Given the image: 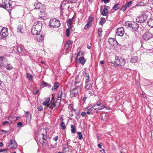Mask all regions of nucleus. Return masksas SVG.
I'll return each mask as SVG.
<instances>
[{"mask_svg":"<svg viewBox=\"0 0 153 153\" xmlns=\"http://www.w3.org/2000/svg\"><path fill=\"white\" fill-rule=\"evenodd\" d=\"M150 15V13L148 11H145L139 16L136 19L137 22L141 23L146 21L148 17Z\"/></svg>","mask_w":153,"mask_h":153,"instance_id":"obj_1","label":"nucleus"},{"mask_svg":"<svg viewBox=\"0 0 153 153\" xmlns=\"http://www.w3.org/2000/svg\"><path fill=\"white\" fill-rule=\"evenodd\" d=\"M37 140H39L42 145H45L47 143L46 141L47 139V134L46 132L45 134H39L37 135Z\"/></svg>","mask_w":153,"mask_h":153,"instance_id":"obj_2","label":"nucleus"},{"mask_svg":"<svg viewBox=\"0 0 153 153\" xmlns=\"http://www.w3.org/2000/svg\"><path fill=\"white\" fill-rule=\"evenodd\" d=\"M59 20L55 18L51 19L49 24V26L52 28L59 27L60 25Z\"/></svg>","mask_w":153,"mask_h":153,"instance_id":"obj_3","label":"nucleus"},{"mask_svg":"<svg viewBox=\"0 0 153 153\" xmlns=\"http://www.w3.org/2000/svg\"><path fill=\"white\" fill-rule=\"evenodd\" d=\"M12 1L10 0H2V7L5 9L9 8L7 10L8 11H11L12 8Z\"/></svg>","mask_w":153,"mask_h":153,"instance_id":"obj_4","label":"nucleus"},{"mask_svg":"<svg viewBox=\"0 0 153 153\" xmlns=\"http://www.w3.org/2000/svg\"><path fill=\"white\" fill-rule=\"evenodd\" d=\"M42 24L39 22L37 24L34 28H33L31 30V33L34 35H39L42 28Z\"/></svg>","mask_w":153,"mask_h":153,"instance_id":"obj_5","label":"nucleus"},{"mask_svg":"<svg viewBox=\"0 0 153 153\" xmlns=\"http://www.w3.org/2000/svg\"><path fill=\"white\" fill-rule=\"evenodd\" d=\"M115 62L117 65L122 66L125 64L126 60L124 58L122 57L117 56L115 57Z\"/></svg>","mask_w":153,"mask_h":153,"instance_id":"obj_6","label":"nucleus"},{"mask_svg":"<svg viewBox=\"0 0 153 153\" xmlns=\"http://www.w3.org/2000/svg\"><path fill=\"white\" fill-rule=\"evenodd\" d=\"M143 39L148 41L153 37V35L149 30L146 31L142 36Z\"/></svg>","mask_w":153,"mask_h":153,"instance_id":"obj_7","label":"nucleus"},{"mask_svg":"<svg viewBox=\"0 0 153 153\" xmlns=\"http://www.w3.org/2000/svg\"><path fill=\"white\" fill-rule=\"evenodd\" d=\"M7 28L4 27L2 29L0 34L1 35V38L2 39H4L8 36V33L7 31Z\"/></svg>","mask_w":153,"mask_h":153,"instance_id":"obj_8","label":"nucleus"},{"mask_svg":"<svg viewBox=\"0 0 153 153\" xmlns=\"http://www.w3.org/2000/svg\"><path fill=\"white\" fill-rule=\"evenodd\" d=\"M8 146L10 147V148L11 149H13L17 147V145L15 140H10V142L8 143Z\"/></svg>","mask_w":153,"mask_h":153,"instance_id":"obj_9","label":"nucleus"},{"mask_svg":"<svg viewBox=\"0 0 153 153\" xmlns=\"http://www.w3.org/2000/svg\"><path fill=\"white\" fill-rule=\"evenodd\" d=\"M7 62V59L3 57H0V66L1 67H5L6 64Z\"/></svg>","mask_w":153,"mask_h":153,"instance_id":"obj_10","label":"nucleus"},{"mask_svg":"<svg viewBox=\"0 0 153 153\" xmlns=\"http://www.w3.org/2000/svg\"><path fill=\"white\" fill-rule=\"evenodd\" d=\"M124 33V30L123 27H120L117 28L116 30V34L117 35L122 36Z\"/></svg>","mask_w":153,"mask_h":153,"instance_id":"obj_11","label":"nucleus"},{"mask_svg":"<svg viewBox=\"0 0 153 153\" xmlns=\"http://www.w3.org/2000/svg\"><path fill=\"white\" fill-rule=\"evenodd\" d=\"M62 149L63 152L64 153H67V151L69 152L70 149L69 147L68 143H66L62 145Z\"/></svg>","mask_w":153,"mask_h":153,"instance_id":"obj_12","label":"nucleus"},{"mask_svg":"<svg viewBox=\"0 0 153 153\" xmlns=\"http://www.w3.org/2000/svg\"><path fill=\"white\" fill-rule=\"evenodd\" d=\"M58 97L60 98V99L64 100L66 98V95L64 93L62 92V91H59L58 93Z\"/></svg>","mask_w":153,"mask_h":153,"instance_id":"obj_13","label":"nucleus"},{"mask_svg":"<svg viewBox=\"0 0 153 153\" xmlns=\"http://www.w3.org/2000/svg\"><path fill=\"white\" fill-rule=\"evenodd\" d=\"M139 26L138 24L136 22H132V26L130 28H131L134 31H136L138 29Z\"/></svg>","mask_w":153,"mask_h":153,"instance_id":"obj_14","label":"nucleus"},{"mask_svg":"<svg viewBox=\"0 0 153 153\" xmlns=\"http://www.w3.org/2000/svg\"><path fill=\"white\" fill-rule=\"evenodd\" d=\"M108 42L110 44L112 45H114L115 43L117 42V41L115 38H110L108 39Z\"/></svg>","mask_w":153,"mask_h":153,"instance_id":"obj_15","label":"nucleus"},{"mask_svg":"<svg viewBox=\"0 0 153 153\" xmlns=\"http://www.w3.org/2000/svg\"><path fill=\"white\" fill-rule=\"evenodd\" d=\"M75 60L77 62H78V61H79V63H81V64L82 65H84L85 62V59L84 57L82 56L79 58L78 60L76 58Z\"/></svg>","mask_w":153,"mask_h":153,"instance_id":"obj_16","label":"nucleus"},{"mask_svg":"<svg viewBox=\"0 0 153 153\" xmlns=\"http://www.w3.org/2000/svg\"><path fill=\"white\" fill-rule=\"evenodd\" d=\"M53 101H51L47 105V107L51 109H53L54 107H56V104L54 102H53Z\"/></svg>","mask_w":153,"mask_h":153,"instance_id":"obj_17","label":"nucleus"},{"mask_svg":"<svg viewBox=\"0 0 153 153\" xmlns=\"http://www.w3.org/2000/svg\"><path fill=\"white\" fill-rule=\"evenodd\" d=\"M76 88H78L81 85L82 83H81L80 80L79 79H76L74 82Z\"/></svg>","mask_w":153,"mask_h":153,"instance_id":"obj_18","label":"nucleus"},{"mask_svg":"<svg viewBox=\"0 0 153 153\" xmlns=\"http://www.w3.org/2000/svg\"><path fill=\"white\" fill-rule=\"evenodd\" d=\"M25 114L26 117V120L27 121H29L31 119V116L29 112L26 111L25 112Z\"/></svg>","mask_w":153,"mask_h":153,"instance_id":"obj_19","label":"nucleus"},{"mask_svg":"<svg viewBox=\"0 0 153 153\" xmlns=\"http://www.w3.org/2000/svg\"><path fill=\"white\" fill-rule=\"evenodd\" d=\"M17 30L18 32L22 33H23L24 30L23 26L21 25L17 26Z\"/></svg>","mask_w":153,"mask_h":153,"instance_id":"obj_20","label":"nucleus"},{"mask_svg":"<svg viewBox=\"0 0 153 153\" xmlns=\"http://www.w3.org/2000/svg\"><path fill=\"white\" fill-rule=\"evenodd\" d=\"M42 4L39 2H36L34 4L35 8L36 9H40L41 8Z\"/></svg>","mask_w":153,"mask_h":153,"instance_id":"obj_21","label":"nucleus"},{"mask_svg":"<svg viewBox=\"0 0 153 153\" xmlns=\"http://www.w3.org/2000/svg\"><path fill=\"white\" fill-rule=\"evenodd\" d=\"M85 110L86 111H87L86 113L89 115L91 114V112L93 110V108L90 107H88L85 108Z\"/></svg>","mask_w":153,"mask_h":153,"instance_id":"obj_22","label":"nucleus"},{"mask_svg":"<svg viewBox=\"0 0 153 153\" xmlns=\"http://www.w3.org/2000/svg\"><path fill=\"white\" fill-rule=\"evenodd\" d=\"M138 60V58L137 56H133L131 59V62L132 63H135Z\"/></svg>","mask_w":153,"mask_h":153,"instance_id":"obj_23","label":"nucleus"},{"mask_svg":"<svg viewBox=\"0 0 153 153\" xmlns=\"http://www.w3.org/2000/svg\"><path fill=\"white\" fill-rule=\"evenodd\" d=\"M44 37L42 34L40 36H38L36 37L37 40L40 42H42L44 40Z\"/></svg>","mask_w":153,"mask_h":153,"instance_id":"obj_24","label":"nucleus"},{"mask_svg":"<svg viewBox=\"0 0 153 153\" xmlns=\"http://www.w3.org/2000/svg\"><path fill=\"white\" fill-rule=\"evenodd\" d=\"M148 25L151 27H153V19H150L147 22Z\"/></svg>","mask_w":153,"mask_h":153,"instance_id":"obj_25","label":"nucleus"},{"mask_svg":"<svg viewBox=\"0 0 153 153\" xmlns=\"http://www.w3.org/2000/svg\"><path fill=\"white\" fill-rule=\"evenodd\" d=\"M59 84L58 82H55L54 83L53 87L51 90L52 91H54L59 86Z\"/></svg>","mask_w":153,"mask_h":153,"instance_id":"obj_26","label":"nucleus"},{"mask_svg":"<svg viewBox=\"0 0 153 153\" xmlns=\"http://www.w3.org/2000/svg\"><path fill=\"white\" fill-rule=\"evenodd\" d=\"M74 17H73L72 18H70L67 21V23L68 24V25L69 27H71V25H72L73 22L72 20L74 19Z\"/></svg>","mask_w":153,"mask_h":153,"instance_id":"obj_27","label":"nucleus"},{"mask_svg":"<svg viewBox=\"0 0 153 153\" xmlns=\"http://www.w3.org/2000/svg\"><path fill=\"white\" fill-rule=\"evenodd\" d=\"M108 13V9L106 8H104L101 13V15L103 16H106Z\"/></svg>","mask_w":153,"mask_h":153,"instance_id":"obj_28","label":"nucleus"},{"mask_svg":"<svg viewBox=\"0 0 153 153\" xmlns=\"http://www.w3.org/2000/svg\"><path fill=\"white\" fill-rule=\"evenodd\" d=\"M26 77L30 81H31L33 78V76L30 74L27 73Z\"/></svg>","mask_w":153,"mask_h":153,"instance_id":"obj_29","label":"nucleus"},{"mask_svg":"<svg viewBox=\"0 0 153 153\" xmlns=\"http://www.w3.org/2000/svg\"><path fill=\"white\" fill-rule=\"evenodd\" d=\"M16 49L17 51L19 53H23L24 52V50L22 49L20 46H18L17 47Z\"/></svg>","mask_w":153,"mask_h":153,"instance_id":"obj_30","label":"nucleus"},{"mask_svg":"<svg viewBox=\"0 0 153 153\" xmlns=\"http://www.w3.org/2000/svg\"><path fill=\"white\" fill-rule=\"evenodd\" d=\"M106 21L104 17H101L100 18V20L99 22L100 25H102L104 24L105 23Z\"/></svg>","mask_w":153,"mask_h":153,"instance_id":"obj_31","label":"nucleus"},{"mask_svg":"<svg viewBox=\"0 0 153 153\" xmlns=\"http://www.w3.org/2000/svg\"><path fill=\"white\" fill-rule=\"evenodd\" d=\"M120 7V4L117 3L113 7L112 9L116 11Z\"/></svg>","mask_w":153,"mask_h":153,"instance_id":"obj_32","label":"nucleus"},{"mask_svg":"<svg viewBox=\"0 0 153 153\" xmlns=\"http://www.w3.org/2000/svg\"><path fill=\"white\" fill-rule=\"evenodd\" d=\"M71 131L73 133H75L76 131V127L75 126L71 125Z\"/></svg>","mask_w":153,"mask_h":153,"instance_id":"obj_33","label":"nucleus"},{"mask_svg":"<svg viewBox=\"0 0 153 153\" xmlns=\"http://www.w3.org/2000/svg\"><path fill=\"white\" fill-rule=\"evenodd\" d=\"M132 22H127L125 23V25L126 27H131L132 26Z\"/></svg>","mask_w":153,"mask_h":153,"instance_id":"obj_34","label":"nucleus"},{"mask_svg":"<svg viewBox=\"0 0 153 153\" xmlns=\"http://www.w3.org/2000/svg\"><path fill=\"white\" fill-rule=\"evenodd\" d=\"M108 65L109 66H111L113 67H117V65L115 63V62H114L113 61H111L110 62H108Z\"/></svg>","mask_w":153,"mask_h":153,"instance_id":"obj_35","label":"nucleus"},{"mask_svg":"<svg viewBox=\"0 0 153 153\" xmlns=\"http://www.w3.org/2000/svg\"><path fill=\"white\" fill-rule=\"evenodd\" d=\"M42 85H43V87H49L51 86V85L50 84L47 83L44 81H42Z\"/></svg>","mask_w":153,"mask_h":153,"instance_id":"obj_36","label":"nucleus"},{"mask_svg":"<svg viewBox=\"0 0 153 153\" xmlns=\"http://www.w3.org/2000/svg\"><path fill=\"white\" fill-rule=\"evenodd\" d=\"M132 1H130L127 3L125 4V6H126L127 8L129 7H131V5L132 4Z\"/></svg>","mask_w":153,"mask_h":153,"instance_id":"obj_37","label":"nucleus"},{"mask_svg":"<svg viewBox=\"0 0 153 153\" xmlns=\"http://www.w3.org/2000/svg\"><path fill=\"white\" fill-rule=\"evenodd\" d=\"M92 25V23L88 22L86 25H85L84 27V29H87V28H89Z\"/></svg>","mask_w":153,"mask_h":153,"instance_id":"obj_38","label":"nucleus"},{"mask_svg":"<svg viewBox=\"0 0 153 153\" xmlns=\"http://www.w3.org/2000/svg\"><path fill=\"white\" fill-rule=\"evenodd\" d=\"M5 67H6V68L7 70H10L13 68V67L10 64H8L7 65H6V66Z\"/></svg>","mask_w":153,"mask_h":153,"instance_id":"obj_39","label":"nucleus"},{"mask_svg":"<svg viewBox=\"0 0 153 153\" xmlns=\"http://www.w3.org/2000/svg\"><path fill=\"white\" fill-rule=\"evenodd\" d=\"M92 84L91 83H87L86 84L85 88L87 89H90L92 87Z\"/></svg>","mask_w":153,"mask_h":153,"instance_id":"obj_40","label":"nucleus"},{"mask_svg":"<svg viewBox=\"0 0 153 153\" xmlns=\"http://www.w3.org/2000/svg\"><path fill=\"white\" fill-rule=\"evenodd\" d=\"M77 134L78 135L79 139L80 140H82L83 139V136L81 132H78L77 133Z\"/></svg>","mask_w":153,"mask_h":153,"instance_id":"obj_41","label":"nucleus"},{"mask_svg":"<svg viewBox=\"0 0 153 153\" xmlns=\"http://www.w3.org/2000/svg\"><path fill=\"white\" fill-rule=\"evenodd\" d=\"M12 123V121L11 120H10L9 121H5L4 122H3L2 123V124L3 126H6V125H8L9 124H11Z\"/></svg>","mask_w":153,"mask_h":153,"instance_id":"obj_42","label":"nucleus"},{"mask_svg":"<svg viewBox=\"0 0 153 153\" xmlns=\"http://www.w3.org/2000/svg\"><path fill=\"white\" fill-rule=\"evenodd\" d=\"M60 126L62 129L63 130H64L66 126L64 122H62L61 123Z\"/></svg>","mask_w":153,"mask_h":153,"instance_id":"obj_43","label":"nucleus"},{"mask_svg":"<svg viewBox=\"0 0 153 153\" xmlns=\"http://www.w3.org/2000/svg\"><path fill=\"white\" fill-rule=\"evenodd\" d=\"M78 96L77 95H76V94L73 92L72 91H71L70 92V96L71 97L73 98V97H76Z\"/></svg>","mask_w":153,"mask_h":153,"instance_id":"obj_44","label":"nucleus"},{"mask_svg":"<svg viewBox=\"0 0 153 153\" xmlns=\"http://www.w3.org/2000/svg\"><path fill=\"white\" fill-rule=\"evenodd\" d=\"M77 88H76V87H75V88L73 89L72 91L73 92H74V93L76 94V95H77L78 96L79 95V92L78 91V90H77Z\"/></svg>","mask_w":153,"mask_h":153,"instance_id":"obj_45","label":"nucleus"},{"mask_svg":"<svg viewBox=\"0 0 153 153\" xmlns=\"http://www.w3.org/2000/svg\"><path fill=\"white\" fill-rule=\"evenodd\" d=\"M70 30L69 28H67L65 34L67 37H69L70 36Z\"/></svg>","mask_w":153,"mask_h":153,"instance_id":"obj_46","label":"nucleus"},{"mask_svg":"<svg viewBox=\"0 0 153 153\" xmlns=\"http://www.w3.org/2000/svg\"><path fill=\"white\" fill-rule=\"evenodd\" d=\"M146 4L144 3L143 2H138L136 5L137 6H146Z\"/></svg>","mask_w":153,"mask_h":153,"instance_id":"obj_47","label":"nucleus"},{"mask_svg":"<svg viewBox=\"0 0 153 153\" xmlns=\"http://www.w3.org/2000/svg\"><path fill=\"white\" fill-rule=\"evenodd\" d=\"M127 8V7H126V6L125 5H123L121 8L120 9V10L121 11H123L124 12L126 10Z\"/></svg>","mask_w":153,"mask_h":153,"instance_id":"obj_48","label":"nucleus"},{"mask_svg":"<svg viewBox=\"0 0 153 153\" xmlns=\"http://www.w3.org/2000/svg\"><path fill=\"white\" fill-rule=\"evenodd\" d=\"M61 99H60V98H59L58 97V95H57V97L56 98V103H58L59 105V103L60 102Z\"/></svg>","mask_w":153,"mask_h":153,"instance_id":"obj_49","label":"nucleus"},{"mask_svg":"<svg viewBox=\"0 0 153 153\" xmlns=\"http://www.w3.org/2000/svg\"><path fill=\"white\" fill-rule=\"evenodd\" d=\"M105 106L103 105H100V106H99V107H98V110H102V109L105 108Z\"/></svg>","mask_w":153,"mask_h":153,"instance_id":"obj_50","label":"nucleus"},{"mask_svg":"<svg viewBox=\"0 0 153 153\" xmlns=\"http://www.w3.org/2000/svg\"><path fill=\"white\" fill-rule=\"evenodd\" d=\"M23 124L21 122H18L17 123V127H20V126L23 127Z\"/></svg>","mask_w":153,"mask_h":153,"instance_id":"obj_51","label":"nucleus"},{"mask_svg":"<svg viewBox=\"0 0 153 153\" xmlns=\"http://www.w3.org/2000/svg\"><path fill=\"white\" fill-rule=\"evenodd\" d=\"M75 111V113L77 115H78L79 114V110H77L76 109H75L74 108H72V110H71V111Z\"/></svg>","mask_w":153,"mask_h":153,"instance_id":"obj_52","label":"nucleus"},{"mask_svg":"<svg viewBox=\"0 0 153 153\" xmlns=\"http://www.w3.org/2000/svg\"><path fill=\"white\" fill-rule=\"evenodd\" d=\"M98 32L99 33V36L100 37L102 35V31L101 30L99 29L98 30Z\"/></svg>","mask_w":153,"mask_h":153,"instance_id":"obj_53","label":"nucleus"},{"mask_svg":"<svg viewBox=\"0 0 153 153\" xmlns=\"http://www.w3.org/2000/svg\"><path fill=\"white\" fill-rule=\"evenodd\" d=\"M85 77L86 79H89V76L88 73L85 74Z\"/></svg>","mask_w":153,"mask_h":153,"instance_id":"obj_54","label":"nucleus"},{"mask_svg":"<svg viewBox=\"0 0 153 153\" xmlns=\"http://www.w3.org/2000/svg\"><path fill=\"white\" fill-rule=\"evenodd\" d=\"M69 45H67V44H66L65 46V49L67 51L69 48Z\"/></svg>","mask_w":153,"mask_h":153,"instance_id":"obj_55","label":"nucleus"},{"mask_svg":"<svg viewBox=\"0 0 153 153\" xmlns=\"http://www.w3.org/2000/svg\"><path fill=\"white\" fill-rule=\"evenodd\" d=\"M92 108H93V110H98V107L97 106V105H94L93 106Z\"/></svg>","mask_w":153,"mask_h":153,"instance_id":"obj_56","label":"nucleus"},{"mask_svg":"<svg viewBox=\"0 0 153 153\" xmlns=\"http://www.w3.org/2000/svg\"><path fill=\"white\" fill-rule=\"evenodd\" d=\"M72 41H71V40H69V41H68L66 44H67V45H70L72 43Z\"/></svg>","mask_w":153,"mask_h":153,"instance_id":"obj_57","label":"nucleus"},{"mask_svg":"<svg viewBox=\"0 0 153 153\" xmlns=\"http://www.w3.org/2000/svg\"><path fill=\"white\" fill-rule=\"evenodd\" d=\"M92 18L91 17H90L88 19V22L90 23H92Z\"/></svg>","mask_w":153,"mask_h":153,"instance_id":"obj_58","label":"nucleus"},{"mask_svg":"<svg viewBox=\"0 0 153 153\" xmlns=\"http://www.w3.org/2000/svg\"><path fill=\"white\" fill-rule=\"evenodd\" d=\"M86 114V113H85V112H82L81 113V115L83 117H85V116Z\"/></svg>","mask_w":153,"mask_h":153,"instance_id":"obj_59","label":"nucleus"},{"mask_svg":"<svg viewBox=\"0 0 153 153\" xmlns=\"http://www.w3.org/2000/svg\"><path fill=\"white\" fill-rule=\"evenodd\" d=\"M50 97H48L46 99V102H47L48 103L50 101Z\"/></svg>","mask_w":153,"mask_h":153,"instance_id":"obj_60","label":"nucleus"},{"mask_svg":"<svg viewBox=\"0 0 153 153\" xmlns=\"http://www.w3.org/2000/svg\"><path fill=\"white\" fill-rule=\"evenodd\" d=\"M58 139V137L57 136L54 137L53 138V140L55 141H56Z\"/></svg>","mask_w":153,"mask_h":153,"instance_id":"obj_61","label":"nucleus"},{"mask_svg":"<svg viewBox=\"0 0 153 153\" xmlns=\"http://www.w3.org/2000/svg\"><path fill=\"white\" fill-rule=\"evenodd\" d=\"M38 110L40 111H42L43 109L42 107L41 106H40L38 108Z\"/></svg>","mask_w":153,"mask_h":153,"instance_id":"obj_62","label":"nucleus"},{"mask_svg":"<svg viewBox=\"0 0 153 153\" xmlns=\"http://www.w3.org/2000/svg\"><path fill=\"white\" fill-rule=\"evenodd\" d=\"M149 66L151 68H152L153 67V62H151L149 64Z\"/></svg>","mask_w":153,"mask_h":153,"instance_id":"obj_63","label":"nucleus"},{"mask_svg":"<svg viewBox=\"0 0 153 153\" xmlns=\"http://www.w3.org/2000/svg\"><path fill=\"white\" fill-rule=\"evenodd\" d=\"M102 143H100L98 145V147L100 149H102Z\"/></svg>","mask_w":153,"mask_h":153,"instance_id":"obj_64","label":"nucleus"}]
</instances>
